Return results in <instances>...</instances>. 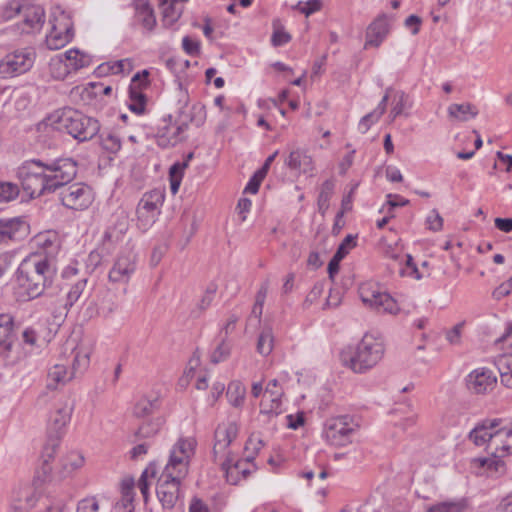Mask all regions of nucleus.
Here are the masks:
<instances>
[{
  "label": "nucleus",
  "mask_w": 512,
  "mask_h": 512,
  "mask_svg": "<svg viewBox=\"0 0 512 512\" xmlns=\"http://www.w3.org/2000/svg\"><path fill=\"white\" fill-rule=\"evenodd\" d=\"M274 348V335L270 326H264L258 336L256 349L262 356H268Z\"/></svg>",
  "instance_id": "473e14b6"
},
{
  "label": "nucleus",
  "mask_w": 512,
  "mask_h": 512,
  "mask_svg": "<svg viewBox=\"0 0 512 512\" xmlns=\"http://www.w3.org/2000/svg\"><path fill=\"white\" fill-rule=\"evenodd\" d=\"M252 455H247L245 459L235 460L232 453L220 461L221 468L225 472L226 479L230 484L236 485L241 479L247 478L254 470Z\"/></svg>",
  "instance_id": "a211bd4d"
},
{
  "label": "nucleus",
  "mask_w": 512,
  "mask_h": 512,
  "mask_svg": "<svg viewBox=\"0 0 512 512\" xmlns=\"http://www.w3.org/2000/svg\"><path fill=\"white\" fill-rule=\"evenodd\" d=\"M182 47L186 53L190 55H196L199 53V44L198 42L193 41L188 36L184 37L182 40Z\"/></svg>",
  "instance_id": "0e129e2a"
},
{
  "label": "nucleus",
  "mask_w": 512,
  "mask_h": 512,
  "mask_svg": "<svg viewBox=\"0 0 512 512\" xmlns=\"http://www.w3.org/2000/svg\"><path fill=\"white\" fill-rule=\"evenodd\" d=\"M421 22L422 20L420 17L416 15H410L405 20V27L410 29L412 34L415 35L419 32Z\"/></svg>",
  "instance_id": "338daca9"
},
{
  "label": "nucleus",
  "mask_w": 512,
  "mask_h": 512,
  "mask_svg": "<svg viewBox=\"0 0 512 512\" xmlns=\"http://www.w3.org/2000/svg\"><path fill=\"white\" fill-rule=\"evenodd\" d=\"M19 18L16 23L21 33H30L40 29L44 23L45 12L39 5H22L21 0H11L3 10V18Z\"/></svg>",
  "instance_id": "6e6552de"
},
{
  "label": "nucleus",
  "mask_w": 512,
  "mask_h": 512,
  "mask_svg": "<svg viewBox=\"0 0 512 512\" xmlns=\"http://www.w3.org/2000/svg\"><path fill=\"white\" fill-rule=\"evenodd\" d=\"M405 259V266L400 268V272L402 275L411 276L417 280L422 278L420 275L417 266L413 262V258L410 254H404L402 256Z\"/></svg>",
  "instance_id": "de8ad7c7"
},
{
  "label": "nucleus",
  "mask_w": 512,
  "mask_h": 512,
  "mask_svg": "<svg viewBox=\"0 0 512 512\" xmlns=\"http://www.w3.org/2000/svg\"><path fill=\"white\" fill-rule=\"evenodd\" d=\"M35 505V499H34V496L33 495H27L25 497V503H21V501H19V503H14L12 506H11V509L14 511V512H27L29 509H31L33 506Z\"/></svg>",
  "instance_id": "680f3d73"
},
{
  "label": "nucleus",
  "mask_w": 512,
  "mask_h": 512,
  "mask_svg": "<svg viewBox=\"0 0 512 512\" xmlns=\"http://www.w3.org/2000/svg\"><path fill=\"white\" fill-rule=\"evenodd\" d=\"M359 425L348 415L328 419L325 423L326 440L333 446L342 447L351 442Z\"/></svg>",
  "instance_id": "9b49d317"
},
{
  "label": "nucleus",
  "mask_w": 512,
  "mask_h": 512,
  "mask_svg": "<svg viewBox=\"0 0 512 512\" xmlns=\"http://www.w3.org/2000/svg\"><path fill=\"white\" fill-rule=\"evenodd\" d=\"M58 129L65 130L73 138L83 142L92 139L100 131L99 122L83 113L67 109L57 115Z\"/></svg>",
  "instance_id": "423d86ee"
},
{
  "label": "nucleus",
  "mask_w": 512,
  "mask_h": 512,
  "mask_svg": "<svg viewBox=\"0 0 512 512\" xmlns=\"http://www.w3.org/2000/svg\"><path fill=\"white\" fill-rule=\"evenodd\" d=\"M238 425L235 422L221 423L214 432L213 456L215 462H220L227 457L230 445L237 438Z\"/></svg>",
  "instance_id": "dca6fc26"
},
{
  "label": "nucleus",
  "mask_w": 512,
  "mask_h": 512,
  "mask_svg": "<svg viewBox=\"0 0 512 512\" xmlns=\"http://www.w3.org/2000/svg\"><path fill=\"white\" fill-rule=\"evenodd\" d=\"M502 419H486L469 434L470 440L477 446L485 445L490 458L480 459V464L489 471L503 475L506 471L504 457L512 453V423L501 427Z\"/></svg>",
  "instance_id": "f257e3e1"
},
{
  "label": "nucleus",
  "mask_w": 512,
  "mask_h": 512,
  "mask_svg": "<svg viewBox=\"0 0 512 512\" xmlns=\"http://www.w3.org/2000/svg\"><path fill=\"white\" fill-rule=\"evenodd\" d=\"M133 489H134V480L132 478H125L121 482V492L123 495V500L128 504H131L133 501Z\"/></svg>",
  "instance_id": "4d7b16f0"
},
{
  "label": "nucleus",
  "mask_w": 512,
  "mask_h": 512,
  "mask_svg": "<svg viewBox=\"0 0 512 512\" xmlns=\"http://www.w3.org/2000/svg\"><path fill=\"white\" fill-rule=\"evenodd\" d=\"M67 380L66 367L64 365L56 364L48 372L46 386L49 390H55L58 385L65 384Z\"/></svg>",
  "instance_id": "f704fd0d"
},
{
  "label": "nucleus",
  "mask_w": 512,
  "mask_h": 512,
  "mask_svg": "<svg viewBox=\"0 0 512 512\" xmlns=\"http://www.w3.org/2000/svg\"><path fill=\"white\" fill-rule=\"evenodd\" d=\"M426 224L428 229L434 232L440 231L443 227V218L436 209H433L426 218Z\"/></svg>",
  "instance_id": "3c124183"
},
{
  "label": "nucleus",
  "mask_w": 512,
  "mask_h": 512,
  "mask_svg": "<svg viewBox=\"0 0 512 512\" xmlns=\"http://www.w3.org/2000/svg\"><path fill=\"white\" fill-rule=\"evenodd\" d=\"M230 354V346L225 342V338L222 339V342L217 346L214 352L211 355V361L213 363H219L225 360Z\"/></svg>",
  "instance_id": "8fccbe9b"
},
{
  "label": "nucleus",
  "mask_w": 512,
  "mask_h": 512,
  "mask_svg": "<svg viewBox=\"0 0 512 512\" xmlns=\"http://www.w3.org/2000/svg\"><path fill=\"white\" fill-rule=\"evenodd\" d=\"M335 181L332 179L326 180L320 189L318 196V210L324 214L329 208V201L334 193Z\"/></svg>",
  "instance_id": "58836bf2"
},
{
  "label": "nucleus",
  "mask_w": 512,
  "mask_h": 512,
  "mask_svg": "<svg viewBox=\"0 0 512 512\" xmlns=\"http://www.w3.org/2000/svg\"><path fill=\"white\" fill-rule=\"evenodd\" d=\"M160 429V422H145L139 426V428L135 431V437L140 439L153 437L158 433Z\"/></svg>",
  "instance_id": "37998d69"
},
{
  "label": "nucleus",
  "mask_w": 512,
  "mask_h": 512,
  "mask_svg": "<svg viewBox=\"0 0 512 512\" xmlns=\"http://www.w3.org/2000/svg\"><path fill=\"white\" fill-rule=\"evenodd\" d=\"M54 268L45 256L32 255L24 259L17 270V282L29 299L36 298L52 283Z\"/></svg>",
  "instance_id": "7ed1b4c3"
},
{
  "label": "nucleus",
  "mask_w": 512,
  "mask_h": 512,
  "mask_svg": "<svg viewBox=\"0 0 512 512\" xmlns=\"http://www.w3.org/2000/svg\"><path fill=\"white\" fill-rule=\"evenodd\" d=\"M213 299L210 293H205L197 305V308L192 311L195 317H198L203 311H205L212 303Z\"/></svg>",
  "instance_id": "e2e57ef3"
},
{
  "label": "nucleus",
  "mask_w": 512,
  "mask_h": 512,
  "mask_svg": "<svg viewBox=\"0 0 512 512\" xmlns=\"http://www.w3.org/2000/svg\"><path fill=\"white\" fill-rule=\"evenodd\" d=\"M35 53L32 49H23L8 54L0 61V76L3 78L27 72L34 63Z\"/></svg>",
  "instance_id": "4468645a"
},
{
  "label": "nucleus",
  "mask_w": 512,
  "mask_h": 512,
  "mask_svg": "<svg viewBox=\"0 0 512 512\" xmlns=\"http://www.w3.org/2000/svg\"><path fill=\"white\" fill-rule=\"evenodd\" d=\"M164 198L165 194L161 189H153L142 196L136 209L137 226L141 231H147L155 223Z\"/></svg>",
  "instance_id": "9d476101"
},
{
  "label": "nucleus",
  "mask_w": 512,
  "mask_h": 512,
  "mask_svg": "<svg viewBox=\"0 0 512 512\" xmlns=\"http://www.w3.org/2000/svg\"><path fill=\"white\" fill-rule=\"evenodd\" d=\"M384 347L381 341L372 335H364L362 340L353 350H343L340 359L343 365L351 368L356 373H364L374 367L382 358Z\"/></svg>",
  "instance_id": "39448f33"
},
{
  "label": "nucleus",
  "mask_w": 512,
  "mask_h": 512,
  "mask_svg": "<svg viewBox=\"0 0 512 512\" xmlns=\"http://www.w3.org/2000/svg\"><path fill=\"white\" fill-rule=\"evenodd\" d=\"M186 166L187 162H184L182 165L176 163L170 168V189L173 194L178 192L182 178V169Z\"/></svg>",
  "instance_id": "a18cd8bd"
},
{
  "label": "nucleus",
  "mask_w": 512,
  "mask_h": 512,
  "mask_svg": "<svg viewBox=\"0 0 512 512\" xmlns=\"http://www.w3.org/2000/svg\"><path fill=\"white\" fill-rule=\"evenodd\" d=\"M273 33L271 43L274 47L287 44L291 40V35L285 31L280 19H274L272 22Z\"/></svg>",
  "instance_id": "a19ab883"
},
{
  "label": "nucleus",
  "mask_w": 512,
  "mask_h": 512,
  "mask_svg": "<svg viewBox=\"0 0 512 512\" xmlns=\"http://www.w3.org/2000/svg\"><path fill=\"white\" fill-rule=\"evenodd\" d=\"M135 21L147 32H152L156 26L154 10L147 0H134Z\"/></svg>",
  "instance_id": "393cba45"
},
{
  "label": "nucleus",
  "mask_w": 512,
  "mask_h": 512,
  "mask_svg": "<svg viewBox=\"0 0 512 512\" xmlns=\"http://www.w3.org/2000/svg\"><path fill=\"white\" fill-rule=\"evenodd\" d=\"M99 509L96 498L90 497L82 499L77 506L76 512H97Z\"/></svg>",
  "instance_id": "13d9d810"
},
{
  "label": "nucleus",
  "mask_w": 512,
  "mask_h": 512,
  "mask_svg": "<svg viewBox=\"0 0 512 512\" xmlns=\"http://www.w3.org/2000/svg\"><path fill=\"white\" fill-rule=\"evenodd\" d=\"M392 18L386 14L376 17L367 27L364 49L378 48L390 32Z\"/></svg>",
  "instance_id": "6ab92c4d"
},
{
  "label": "nucleus",
  "mask_w": 512,
  "mask_h": 512,
  "mask_svg": "<svg viewBox=\"0 0 512 512\" xmlns=\"http://www.w3.org/2000/svg\"><path fill=\"white\" fill-rule=\"evenodd\" d=\"M53 459L49 462V465H51ZM84 464V457L83 455L78 451H69L65 455H63L59 461V464L56 468V471L54 473H50V477L46 480H43L39 478V472L42 473V466L37 470L36 472V479L42 483L52 480H58L62 481L70 476L72 474L80 469ZM52 467V466H50ZM53 468H51V471Z\"/></svg>",
  "instance_id": "f3484780"
},
{
  "label": "nucleus",
  "mask_w": 512,
  "mask_h": 512,
  "mask_svg": "<svg viewBox=\"0 0 512 512\" xmlns=\"http://www.w3.org/2000/svg\"><path fill=\"white\" fill-rule=\"evenodd\" d=\"M286 166L297 173L312 174L314 171V163L312 156L301 148L292 150L285 159Z\"/></svg>",
  "instance_id": "5701e85b"
},
{
  "label": "nucleus",
  "mask_w": 512,
  "mask_h": 512,
  "mask_svg": "<svg viewBox=\"0 0 512 512\" xmlns=\"http://www.w3.org/2000/svg\"><path fill=\"white\" fill-rule=\"evenodd\" d=\"M17 177L23 190L30 198L52 192L46 164L38 160L23 163L17 170Z\"/></svg>",
  "instance_id": "0eeeda50"
},
{
  "label": "nucleus",
  "mask_w": 512,
  "mask_h": 512,
  "mask_svg": "<svg viewBox=\"0 0 512 512\" xmlns=\"http://www.w3.org/2000/svg\"><path fill=\"white\" fill-rule=\"evenodd\" d=\"M379 119H380V117L376 116L375 112L372 111L361 118L359 125H358V129L360 130L361 133L364 134L370 129L371 125L373 123L377 122Z\"/></svg>",
  "instance_id": "052dcab7"
},
{
  "label": "nucleus",
  "mask_w": 512,
  "mask_h": 512,
  "mask_svg": "<svg viewBox=\"0 0 512 512\" xmlns=\"http://www.w3.org/2000/svg\"><path fill=\"white\" fill-rule=\"evenodd\" d=\"M51 29L46 36V45L50 50L66 46L74 37V25L70 15L64 11L53 13L49 21Z\"/></svg>",
  "instance_id": "1a4fd4ad"
},
{
  "label": "nucleus",
  "mask_w": 512,
  "mask_h": 512,
  "mask_svg": "<svg viewBox=\"0 0 512 512\" xmlns=\"http://www.w3.org/2000/svg\"><path fill=\"white\" fill-rule=\"evenodd\" d=\"M14 342V321L10 314H0V351L9 352Z\"/></svg>",
  "instance_id": "cd10ccee"
},
{
  "label": "nucleus",
  "mask_w": 512,
  "mask_h": 512,
  "mask_svg": "<svg viewBox=\"0 0 512 512\" xmlns=\"http://www.w3.org/2000/svg\"><path fill=\"white\" fill-rule=\"evenodd\" d=\"M393 107L390 111V120L394 121L398 116L402 115L406 108L411 105L408 102V95L403 91H396L393 96Z\"/></svg>",
  "instance_id": "ea45409f"
},
{
  "label": "nucleus",
  "mask_w": 512,
  "mask_h": 512,
  "mask_svg": "<svg viewBox=\"0 0 512 512\" xmlns=\"http://www.w3.org/2000/svg\"><path fill=\"white\" fill-rule=\"evenodd\" d=\"M387 199H388L387 205L389 206V211L396 207L405 206L409 203V200L404 199L403 197H401L399 195L388 194Z\"/></svg>",
  "instance_id": "69168bd1"
},
{
  "label": "nucleus",
  "mask_w": 512,
  "mask_h": 512,
  "mask_svg": "<svg viewBox=\"0 0 512 512\" xmlns=\"http://www.w3.org/2000/svg\"><path fill=\"white\" fill-rule=\"evenodd\" d=\"M159 408L158 397L141 398L134 407V415L136 417H147L153 414Z\"/></svg>",
  "instance_id": "e433bc0d"
},
{
  "label": "nucleus",
  "mask_w": 512,
  "mask_h": 512,
  "mask_svg": "<svg viewBox=\"0 0 512 512\" xmlns=\"http://www.w3.org/2000/svg\"><path fill=\"white\" fill-rule=\"evenodd\" d=\"M100 140L103 149L110 153H116L121 148V140L113 132H103L100 134Z\"/></svg>",
  "instance_id": "79ce46f5"
},
{
  "label": "nucleus",
  "mask_w": 512,
  "mask_h": 512,
  "mask_svg": "<svg viewBox=\"0 0 512 512\" xmlns=\"http://www.w3.org/2000/svg\"><path fill=\"white\" fill-rule=\"evenodd\" d=\"M128 226V218L124 213L115 215L112 225L106 229L102 238V250L106 254H110L114 250L115 245L123 240Z\"/></svg>",
  "instance_id": "aec40b11"
},
{
  "label": "nucleus",
  "mask_w": 512,
  "mask_h": 512,
  "mask_svg": "<svg viewBox=\"0 0 512 512\" xmlns=\"http://www.w3.org/2000/svg\"><path fill=\"white\" fill-rule=\"evenodd\" d=\"M466 382L470 391L476 394H484L493 390L497 383V378L491 370L477 368L467 376Z\"/></svg>",
  "instance_id": "4be33fe9"
},
{
  "label": "nucleus",
  "mask_w": 512,
  "mask_h": 512,
  "mask_svg": "<svg viewBox=\"0 0 512 512\" xmlns=\"http://www.w3.org/2000/svg\"><path fill=\"white\" fill-rule=\"evenodd\" d=\"M46 169L52 192L67 187L77 174L76 163L69 158L58 159L50 165L46 164Z\"/></svg>",
  "instance_id": "2eb2a0df"
},
{
  "label": "nucleus",
  "mask_w": 512,
  "mask_h": 512,
  "mask_svg": "<svg viewBox=\"0 0 512 512\" xmlns=\"http://www.w3.org/2000/svg\"><path fill=\"white\" fill-rule=\"evenodd\" d=\"M92 290L93 285H89L86 278L79 280L68 291L65 308L72 307L79 301H86L90 297Z\"/></svg>",
  "instance_id": "c85d7f7f"
},
{
  "label": "nucleus",
  "mask_w": 512,
  "mask_h": 512,
  "mask_svg": "<svg viewBox=\"0 0 512 512\" xmlns=\"http://www.w3.org/2000/svg\"><path fill=\"white\" fill-rule=\"evenodd\" d=\"M18 194V185L10 182H0V203L14 200Z\"/></svg>",
  "instance_id": "c03bdc74"
},
{
  "label": "nucleus",
  "mask_w": 512,
  "mask_h": 512,
  "mask_svg": "<svg viewBox=\"0 0 512 512\" xmlns=\"http://www.w3.org/2000/svg\"><path fill=\"white\" fill-rule=\"evenodd\" d=\"M282 390L265 389L263 399L260 403V413L268 417L278 416L282 413L283 396Z\"/></svg>",
  "instance_id": "a878e982"
},
{
  "label": "nucleus",
  "mask_w": 512,
  "mask_h": 512,
  "mask_svg": "<svg viewBox=\"0 0 512 512\" xmlns=\"http://www.w3.org/2000/svg\"><path fill=\"white\" fill-rule=\"evenodd\" d=\"M497 367L501 382L508 388H512V355H502L497 359Z\"/></svg>",
  "instance_id": "c9c22d12"
},
{
  "label": "nucleus",
  "mask_w": 512,
  "mask_h": 512,
  "mask_svg": "<svg viewBox=\"0 0 512 512\" xmlns=\"http://www.w3.org/2000/svg\"><path fill=\"white\" fill-rule=\"evenodd\" d=\"M227 398L234 407H240L244 403L246 387L240 381H232L227 388Z\"/></svg>",
  "instance_id": "72a5a7b5"
},
{
  "label": "nucleus",
  "mask_w": 512,
  "mask_h": 512,
  "mask_svg": "<svg viewBox=\"0 0 512 512\" xmlns=\"http://www.w3.org/2000/svg\"><path fill=\"white\" fill-rule=\"evenodd\" d=\"M297 7L301 13L305 14L306 16H309L321 9L322 2L321 0H309L303 4L299 2Z\"/></svg>",
  "instance_id": "6e6d98bb"
},
{
  "label": "nucleus",
  "mask_w": 512,
  "mask_h": 512,
  "mask_svg": "<svg viewBox=\"0 0 512 512\" xmlns=\"http://www.w3.org/2000/svg\"><path fill=\"white\" fill-rule=\"evenodd\" d=\"M356 246V237L353 235H347L343 241L340 243L336 254H338L339 257H345L352 248Z\"/></svg>",
  "instance_id": "5fc2aeb1"
},
{
  "label": "nucleus",
  "mask_w": 512,
  "mask_h": 512,
  "mask_svg": "<svg viewBox=\"0 0 512 512\" xmlns=\"http://www.w3.org/2000/svg\"><path fill=\"white\" fill-rule=\"evenodd\" d=\"M91 348L83 344L78 345L74 348V359L72 363V369L74 372H84L90 363Z\"/></svg>",
  "instance_id": "2f4dec72"
},
{
  "label": "nucleus",
  "mask_w": 512,
  "mask_h": 512,
  "mask_svg": "<svg viewBox=\"0 0 512 512\" xmlns=\"http://www.w3.org/2000/svg\"><path fill=\"white\" fill-rule=\"evenodd\" d=\"M465 322H460L456 324L454 327L446 331V340L452 344L457 345L461 342V333Z\"/></svg>",
  "instance_id": "603ef678"
},
{
  "label": "nucleus",
  "mask_w": 512,
  "mask_h": 512,
  "mask_svg": "<svg viewBox=\"0 0 512 512\" xmlns=\"http://www.w3.org/2000/svg\"><path fill=\"white\" fill-rule=\"evenodd\" d=\"M148 75L149 72L147 70H143L142 72H138L133 76L129 87L130 101L146 100V96L142 92V89L148 86Z\"/></svg>",
  "instance_id": "7c9ffc66"
},
{
  "label": "nucleus",
  "mask_w": 512,
  "mask_h": 512,
  "mask_svg": "<svg viewBox=\"0 0 512 512\" xmlns=\"http://www.w3.org/2000/svg\"><path fill=\"white\" fill-rule=\"evenodd\" d=\"M155 468L153 466L147 467L143 472L141 477L138 480V488L140 489L145 501L148 497V490H149V483H148V476L151 477L155 476Z\"/></svg>",
  "instance_id": "09e8293b"
},
{
  "label": "nucleus",
  "mask_w": 512,
  "mask_h": 512,
  "mask_svg": "<svg viewBox=\"0 0 512 512\" xmlns=\"http://www.w3.org/2000/svg\"><path fill=\"white\" fill-rule=\"evenodd\" d=\"M27 224L18 219L0 220V243L17 240L25 235Z\"/></svg>",
  "instance_id": "bb28decb"
},
{
  "label": "nucleus",
  "mask_w": 512,
  "mask_h": 512,
  "mask_svg": "<svg viewBox=\"0 0 512 512\" xmlns=\"http://www.w3.org/2000/svg\"><path fill=\"white\" fill-rule=\"evenodd\" d=\"M61 203L72 210H85L94 200L93 190L85 183H73L59 192Z\"/></svg>",
  "instance_id": "f8f14e48"
},
{
  "label": "nucleus",
  "mask_w": 512,
  "mask_h": 512,
  "mask_svg": "<svg viewBox=\"0 0 512 512\" xmlns=\"http://www.w3.org/2000/svg\"><path fill=\"white\" fill-rule=\"evenodd\" d=\"M136 270V255L132 252L119 255L109 271V280L114 283H128Z\"/></svg>",
  "instance_id": "412c9836"
},
{
  "label": "nucleus",
  "mask_w": 512,
  "mask_h": 512,
  "mask_svg": "<svg viewBox=\"0 0 512 512\" xmlns=\"http://www.w3.org/2000/svg\"><path fill=\"white\" fill-rule=\"evenodd\" d=\"M512 291V276L505 282L501 283L497 288L493 291V297L497 300H500L503 297H506Z\"/></svg>",
  "instance_id": "bf43d9fd"
},
{
  "label": "nucleus",
  "mask_w": 512,
  "mask_h": 512,
  "mask_svg": "<svg viewBox=\"0 0 512 512\" xmlns=\"http://www.w3.org/2000/svg\"><path fill=\"white\" fill-rule=\"evenodd\" d=\"M447 112L450 119L460 122H466L478 115V109L471 103L451 104Z\"/></svg>",
  "instance_id": "c756f323"
},
{
  "label": "nucleus",
  "mask_w": 512,
  "mask_h": 512,
  "mask_svg": "<svg viewBox=\"0 0 512 512\" xmlns=\"http://www.w3.org/2000/svg\"><path fill=\"white\" fill-rule=\"evenodd\" d=\"M323 290V284L320 282L316 283L306 296L305 302H309L310 304L315 302L322 295Z\"/></svg>",
  "instance_id": "774afa93"
},
{
  "label": "nucleus",
  "mask_w": 512,
  "mask_h": 512,
  "mask_svg": "<svg viewBox=\"0 0 512 512\" xmlns=\"http://www.w3.org/2000/svg\"><path fill=\"white\" fill-rule=\"evenodd\" d=\"M192 121V117H183L181 115L175 127H170L167 121L164 119L165 124L159 129L160 141L164 142L167 140V143L170 145L177 144L181 140V134L188 128L189 122Z\"/></svg>",
  "instance_id": "b1692460"
},
{
  "label": "nucleus",
  "mask_w": 512,
  "mask_h": 512,
  "mask_svg": "<svg viewBox=\"0 0 512 512\" xmlns=\"http://www.w3.org/2000/svg\"><path fill=\"white\" fill-rule=\"evenodd\" d=\"M73 410L74 402L66 398L59 401L51 412L47 429L48 439L41 454L42 473L39 472V478L43 480L50 477L51 467L49 462L54 459L61 438L65 433L66 425L70 422Z\"/></svg>",
  "instance_id": "20e7f679"
},
{
  "label": "nucleus",
  "mask_w": 512,
  "mask_h": 512,
  "mask_svg": "<svg viewBox=\"0 0 512 512\" xmlns=\"http://www.w3.org/2000/svg\"><path fill=\"white\" fill-rule=\"evenodd\" d=\"M163 22L167 25L174 24L180 17V12L176 11L175 4L172 2L163 8Z\"/></svg>",
  "instance_id": "864d4df0"
},
{
  "label": "nucleus",
  "mask_w": 512,
  "mask_h": 512,
  "mask_svg": "<svg viewBox=\"0 0 512 512\" xmlns=\"http://www.w3.org/2000/svg\"><path fill=\"white\" fill-rule=\"evenodd\" d=\"M196 445L193 437L180 438L170 452L169 461L158 479L156 488L157 497L166 509H172L180 497V484L188 474Z\"/></svg>",
  "instance_id": "f03ea898"
},
{
  "label": "nucleus",
  "mask_w": 512,
  "mask_h": 512,
  "mask_svg": "<svg viewBox=\"0 0 512 512\" xmlns=\"http://www.w3.org/2000/svg\"><path fill=\"white\" fill-rule=\"evenodd\" d=\"M465 504L462 501L458 502H443L432 506L427 512H462Z\"/></svg>",
  "instance_id": "49530a36"
},
{
  "label": "nucleus",
  "mask_w": 512,
  "mask_h": 512,
  "mask_svg": "<svg viewBox=\"0 0 512 512\" xmlns=\"http://www.w3.org/2000/svg\"><path fill=\"white\" fill-rule=\"evenodd\" d=\"M65 58L67 61L66 66L73 70H78L86 67L90 64L91 59L88 55L81 53L77 49H71L65 52Z\"/></svg>",
  "instance_id": "4c0bfd02"
},
{
  "label": "nucleus",
  "mask_w": 512,
  "mask_h": 512,
  "mask_svg": "<svg viewBox=\"0 0 512 512\" xmlns=\"http://www.w3.org/2000/svg\"><path fill=\"white\" fill-rule=\"evenodd\" d=\"M359 293L362 302L379 313L395 315L399 312L397 302L388 293L379 291L372 284L361 285Z\"/></svg>",
  "instance_id": "ddd939ff"
}]
</instances>
